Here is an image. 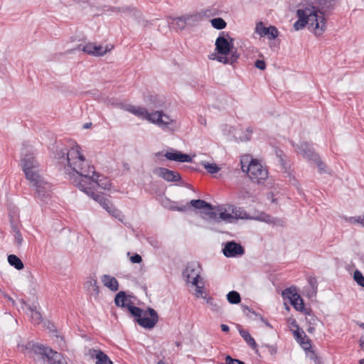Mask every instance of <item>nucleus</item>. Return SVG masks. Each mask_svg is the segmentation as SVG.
<instances>
[{"label": "nucleus", "instance_id": "nucleus-1", "mask_svg": "<svg viewBox=\"0 0 364 364\" xmlns=\"http://www.w3.org/2000/svg\"><path fill=\"white\" fill-rule=\"evenodd\" d=\"M336 1L308 0L296 11L298 20L294 23V28L299 31L309 25L314 28L316 34H322L326 29L325 14L334 6Z\"/></svg>", "mask_w": 364, "mask_h": 364}, {"label": "nucleus", "instance_id": "nucleus-2", "mask_svg": "<svg viewBox=\"0 0 364 364\" xmlns=\"http://www.w3.org/2000/svg\"><path fill=\"white\" fill-rule=\"evenodd\" d=\"M55 158L59 163H67L68 168L65 169L70 176V180L73 181L77 176H87L90 171H94L91 167H89L88 169L84 167L87 161L80 153V147L77 144L69 150L67 149H56Z\"/></svg>", "mask_w": 364, "mask_h": 364}, {"label": "nucleus", "instance_id": "nucleus-3", "mask_svg": "<svg viewBox=\"0 0 364 364\" xmlns=\"http://www.w3.org/2000/svg\"><path fill=\"white\" fill-rule=\"evenodd\" d=\"M234 39L230 37L228 33L222 32L215 41V50L219 54L213 60H217L223 64L232 65L240 58V53H237V48L233 46Z\"/></svg>", "mask_w": 364, "mask_h": 364}, {"label": "nucleus", "instance_id": "nucleus-4", "mask_svg": "<svg viewBox=\"0 0 364 364\" xmlns=\"http://www.w3.org/2000/svg\"><path fill=\"white\" fill-rule=\"evenodd\" d=\"M128 311L134 317V321L144 328L151 329L159 321L157 312L151 307H148L146 311H144L138 306L129 305Z\"/></svg>", "mask_w": 364, "mask_h": 364}, {"label": "nucleus", "instance_id": "nucleus-5", "mask_svg": "<svg viewBox=\"0 0 364 364\" xmlns=\"http://www.w3.org/2000/svg\"><path fill=\"white\" fill-rule=\"evenodd\" d=\"M34 354L42 360L43 364H68L63 355L51 348L42 344L35 343L33 345Z\"/></svg>", "mask_w": 364, "mask_h": 364}, {"label": "nucleus", "instance_id": "nucleus-6", "mask_svg": "<svg viewBox=\"0 0 364 364\" xmlns=\"http://www.w3.org/2000/svg\"><path fill=\"white\" fill-rule=\"evenodd\" d=\"M84 167L86 169H88L89 167H91L94 171H90L87 176H77L74 179H76L77 181H82V179H84L83 183L86 184V186H92V190H95L96 186L104 190L109 189L111 186V182L108 178L104 177L99 173L96 172L94 166L90 165L88 161L86 163Z\"/></svg>", "mask_w": 364, "mask_h": 364}, {"label": "nucleus", "instance_id": "nucleus-7", "mask_svg": "<svg viewBox=\"0 0 364 364\" xmlns=\"http://www.w3.org/2000/svg\"><path fill=\"white\" fill-rule=\"evenodd\" d=\"M21 166L25 173L26 178L29 181L38 175V163L36 160L33 154L30 153L29 147L24 146L22 150Z\"/></svg>", "mask_w": 364, "mask_h": 364}, {"label": "nucleus", "instance_id": "nucleus-8", "mask_svg": "<svg viewBox=\"0 0 364 364\" xmlns=\"http://www.w3.org/2000/svg\"><path fill=\"white\" fill-rule=\"evenodd\" d=\"M242 171L247 172L250 178L255 183H259L265 181L268 176V171L256 159H252L247 166L241 161Z\"/></svg>", "mask_w": 364, "mask_h": 364}, {"label": "nucleus", "instance_id": "nucleus-9", "mask_svg": "<svg viewBox=\"0 0 364 364\" xmlns=\"http://www.w3.org/2000/svg\"><path fill=\"white\" fill-rule=\"evenodd\" d=\"M29 182L32 186L35 187L38 198L44 200L50 196L51 186L41 175L29 180Z\"/></svg>", "mask_w": 364, "mask_h": 364}, {"label": "nucleus", "instance_id": "nucleus-10", "mask_svg": "<svg viewBox=\"0 0 364 364\" xmlns=\"http://www.w3.org/2000/svg\"><path fill=\"white\" fill-rule=\"evenodd\" d=\"M200 274V266L198 262H192L187 264L183 272V275L187 282H191L193 286H197Z\"/></svg>", "mask_w": 364, "mask_h": 364}, {"label": "nucleus", "instance_id": "nucleus-11", "mask_svg": "<svg viewBox=\"0 0 364 364\" xmlns=\"http://www.w3.org/2000/svg\"><path fill=\"white\" fill-rule=\"evenodd\" d=\"M153 172L168 182H178L181 180V176L178 172L166 168L157 167L154 169Z\"/></svg>", "mask_w": 364, "mask_h": 364}, {"label": "nucleus", "instance_id": "nucleus-12", "mask_svg": "<svg viewBox=\"0 0 364 364\" xmlns=\"http://www.w3.org/2000/svg\"><path fill=\"white\" fill-rule=\"evenodd\" d=\"M223 253L227 257H235L242 255L245 253V249L240 244L230 241L225 245Z\"/></svg>", "mask_w": 364, "mask_h": 364}, {"label": "nucleus", "instance_id": "nucleus-13", "mask_svg": "<svg viewBox=\"0 0 364 364\" xmlns=\"http://www.w3.org/2000/svg\"><path fill=\"white\" fill-rule=\"evenodd\" d=\"M84 179L82 181H77L74 179L72 183L82 192L85 193L87 196H90L95 201L98 202L100 205L105 200V198L102 194L95 193L94 190H92V186H86V184L83 183Z\"/></svg>", "mask_w": 364, "mask_h": 364}, {"label": "nucleus", "instance_id": "nucleus-14", "mask_svg": "<svg viewBox=\"0 0 364 364\" xmlns=\"http://www.w3.org/2000/svg\"><path fill=\"white\" fill-rule=\"evenodd\" d=\"M255 32L260 36H267L269 40H274L279 36L278 29L274 26L266 27L262 22L256 24Z\"/></svg>", "mask_w": 364, "mask_h": 364}, {"label": "nucleus", "instance_id": "nucleus-15", "mask_svg": "<svg viewBox=\"0 0 364 364\" xmlns=\"http://www.w3.org/2000/svg\"><path fill=\"white\" fill-rule=\"evenodd\" d=\"M117 107L121 109L127 111L136 117L144 119L145 115L147 114V109L144 107L139 106H134L124 102H119L117 104Z\"/></svg>", "mask_w": 364, "mask_h": 364}, {"label": "nucleus", "instance_id": "nucleus-16", "mask_svg": "<svg viewBox=\"0 0 364 364\" xmlns=\"http://www.w3.org/2000/svg\"><path fill=\"white\" fill-rule=\"evenodd\" d=\"M168 160L177 162H192V158L187 154L182 153L180 151L171 149L170 151H167L164 155Z\"/></svg>", "mask_w": 364, "mask_h": 364}, {"label": "nucleus", "instance_id": "nucleus-17", "mask_svg": "<svg viewBox=\"0 0 364 364\" xmlns=\"http://www.w3.org/2000/svg\"><path fill=\"white\" fill-rule=\"evenodd\" d=\"M296 151L298 154L302 155L304 158L308 160H311L313 157L316 159V153L314 152L311 144L307 142H302L300 144H297L296 146Z\"/></svg>", "mask_w": 364, "mask_h": 364}, {"label": "nucleus", "instance_id": "nucleus-18", "mask_svg": "<svg viewBox=\"0 0 364 364\" xmlns=\"http://www.w3.org/2000/svg\"><path fill=\"white\" fill-rule=\"evenodd\" d=\"M293 333L296 341L304 350L311 348V340L305 334L303 330H295Z\"/></svg>", "mask_w": 364, "mask_h": 364}, {"label": "nucleus", "instance_id": "nucleus-19", "mask_svg": "<svg viewBox=\"0 0 364 364\" xmlns=\"http://www.w3.org/2000/svg\"><path fill=\"white\" fill-rule=\"evenodd\" d=\"M89 355L97 360L95 364H113L109 358L101 350L90 349Z\"/></svg>", "mask_w": 364, "mask_h": 364}, {"label": "nucleus", "instance_id": "nucleus-20", "mask_svg": "<svg viewBox=\"0 0 364 364\" xmlns=\"http://www.w3.org/2000/svg\"><path fill=\"white\" fill-rule=\"evenodd\" d=\"M104 286L109 289L112 291H117L119 289V283L115 277L108 274H104L101 278Z\"/></svg>", "mask_w": 364, "mask_h": 364}, {"label": "nucleus", "instance_id": "nucleus-21", "mask_svg": "<svg viewBox=\"0 0 364 364\" xmlns=\"http://www.w3.org/2000/svg\"><path fill=\"white\" fill-rule=\"evenodd\" d=\"M114 304L117 307H127V309L129 305H133L130 301L127 302V294L123 291H121L116 294L114 298Z\"/></svg>", "mask_w": 364, "mask_h": 364}, {"label": "nucleus", "instance_id": "nucleus-22", "mask_svg": "<svg viewBox=\"0 0 364 364\" xmlns=\"http://www.w3.org/2000/svg\"><path fill=\"white\" fill-rule=\"evenodd\" d=\"M240 335L242 338L246 341V343L255 351V353L259 354V350L257 348V344L256 343L255 339L251 336L247 331L244 329L239 330Z\"/></svg>", "mask_w": 364, "mask_h": 364}, {"label": "nucleus", "instance_id": "nucleus-23", "mask_svg": "<svg viewBox=\"0 0 364 364\" xmlns=\"http://www.w3.org/2000/svg\"><path fill=\"white\" fill-rule=\"evenodd\" d=\"M164 116L163 111H156L152 113H149L147 111V114L145 115L144 119H146L158 126L160 125L161 123H164L162 121V117Z\"/></svg>", "mask_w": 364, "mask_h": 364}, {"label": "nucleus", "instance_id": "nucleus-24", "mask_svg": "<svg viewBox=\"0 0 364 364\" xmlns=\"http://www.w3.org/2000/svg\"><path fill=\"white\" fill-rule=\"evenodd\" d=\"M87 288L91 295H94L95 297H97L100 293V288L97 285V280L95 278H90L86 282Z\"/></svg>", "mask_w": 364, "mask_h": 364}, {"label": "nucleus", "instance_id": "nucleus-25", "mask_svg": "<svg viewBox=\"0 0 364 364\" xmlns=\"http://www.w3.org/2000/svg\"><path fill=\"white\" fill-rule=\"evenodd\" d=\"M228 210H230V214H232V220L247 218V213L241 208H237L234 205H230L228 208Z\"/></svg>", "mask_w": 364, "mask_h": 364}, {"label": "nucleus", "instance_id": "nucleus-26", "mask_svg": "<svg viewBox=\"0 0 364 364\" xmlns=\"http://www.w3.org/2000/svg\"><path fill=\"white\" fill-rule=\"evenodd\" d=\"M189 206H193L196 209H204L210 208L212 209L213 205L207 203L206 201L201 199H194L191 200L188 203Z\"/></svg>", "mask_w": 364, "mask_h": 364}, {"label": "nucleus", "instance_id": "nucleus-27", "mask_svg": "<svg viewBox=\"0 0 364 364\" xmlns=\"http://www.w3.org/2000/svg\"><path fill=\"white\" fill-rule=\"evenodd\" d=\"M259 218L262 221H264L268 224H273L274 225H283V220L274 217H272L267 214H262L259 216Z\"/></svg>", "mask_w": 364, "mask_h": 364}, {"label": "nucleus", "instance_id": "nucleus-28", "mask_svg": "<svg viewBox=\"0 0 364 364\" xmlns=\"http://www.w3.org/2000/svg\"><path fill=\"white\" fill-rule=\"evenodd\" d=\"M8 262L11 266L14 267L18 270H21L23 268V262L15 255H9Z\"/></svg>", "mask_w": 364, "mask_h": 364}, {"label": "nucleus", "instance_id": "nucleus-29", "mask_svg": "<svg viewBox=\"0 0 364 364\" xmlns=\"http://www.w3.org/2000/svg\"><path fill=\"white\" fill-rule=\"evenodd\" d=\"M299 296L300 295L298 293H296V289L294 287L287 288L282 291V296L284 299H289L290 302L292 301V299L295 298L298 299Z\"/></svg>", "mask_w": 364, "mask_h": 364}, {"label": "nucleus", "instance_id": "nucleus-30", "mask_svg": "<svg viewBox=\"0 0 364 364\" xmlns=\"http://www.w3.org/2000/svg\"><path fill=\"white\" fill-rule=\"evenodd\" d=\"M227 300L231 304H238L241 301V296L237 291H230L227 294Z\"/></svg>", "mask_w": 364, "mask_h": 364}, {"label": "nucleus", "instance_id": "nucleus-31", "mask_svg": "<svg viewBox=\"0 0 364 364\" xmlns=\"http://www.w3.org/2000/svg\"><path fill=\"white\" fill-rule=\"evenodd\" d=\"M204 298L206 299V303L213 311L216 313L222 312L221 306L213 297Z\"/></svg>", "mask_w": 364, "mask_h": 364}, {"label": "nucleus", "instance_id": "nucleus-32", "mask_svg": "<svg viewBox=\"0 0 364 364\" xmlns=\"http://www.w3.org/2000/svg\"><path fill=\"white\" fill-rule=\"evenodd\" d=\"M211 25L213 28L221 30L226 27L227 23L224 19L220 17L214 18L210 20Z\"/></svg>", "mask_w": 364, "mask_h": 364}, {"label": "nucleus", "instance_id": "nucleus-33", "mask_svg": "<svg viewBox=\"0 0 364 364\" xmlns=\"http://www.w3.org/2000/svg\"><path fill=\"white\" fill-rule=\"evenodd\" d=\"M191 16H183L181 17H177L174 19L175 23L178 26L180 29H183L185 28L186 23L191 20Z\"/></svg>", "mask_w": 364, "mask_h": 364}, {"label": "nucleus", "instance_id": "nucleus-34", "mask_svg": "<svg viewBox=\"0 0 364 364\" xmlns=\"http://www.w3.org/2000/svg\"><path fill=\"white\" fill-rule=\"evenodd\" d=\"M201 165L210 173H216L220 171V168L215 164H210L207 161H202Z\"/></svg>", "mask_w": 364, "mask_h": 364}, {"label": "nucleus", "instance_id": "nucleus-35", "mask_svg": "<svg viewBox=\"0 0 364 364\" xmlns=\"http://www.w3.org/2000/svg\"><path fill=\"white\" fill-rule=\"evenodd\" d=\"M215 208V206L213 205L212 209L206 208L205 210H203L202 213L207 216L208 219L215 222H218V213L214 211Z\"/></svg>", "mask_w": 364, "mask_h": 364}, {"label": "nucleus", "instance_id": "nucleus-36", "mask_svg": "<svg viewBox=\"0 0 364 364\" xmlns=\"http://www.w3.org/2000/svg\"><path fill=\"white\" fill-rule=\"evenodd\" d=\"M111 48H108V46L106 47H103L100 45H96L95 44L94 47V53H92V55L94 56H102L104 55L107 52L109 51Z\"/></svg>", "mask_w": 364, "mask_h": 364}, {"label": "nucleus", "instance_id": "nucleus-37", "mask_svg": "<svg viewBox=\"0 0 364 364\" xmlns=\"http://www.w3.org/2000/svg\"><path fill=\"white\" fill-rule=\"evenodd\" d=\"M291 304L294 307L296 310L299 311H302L304 310V303L301 296H299L298 299L295 298L292 299Z\"/></svg>", "mask_w": 364, "mask_h": 364}, {"label": "nucleus", "instance_id": "nucleus-38", "mask_svg": "<svg viewBox=\"0 0 364 364\" xmlns=\"http://www.w3.org/2000/svg\"><path fill=\"white\" fill-rule=\"evenodd\" d=\"M218 211H220L218 215V222L222 220H225V221H229V222H232V214H230V213H227V210L226 209H224L223 210L222 208L221 209H218Z\"/></svg>", "mask_w": 364, "mask_h": 364}, {"label": "nucleus", "instance_id": "nucleus-39", "mask_svg": "<svg viewBox=\"0 0 364 364\" xmlns=\"http://www.w3.org/2000/svg\"><path fill=\"white\" fill-rule=\"evenodd\" d=\"M353 279L359 286L364 287V276L360 271L356 269L354 272Z\"/></svg>", "mask_w": 364, "mask_h": 364}, {"label": "nucleus", "instance_id": "nucleus-40", "mask_svg": "<svg viewBox=\"0 0 364 364\" xmlns=\"http://www.w3.org/2000/svg\"><path fill=\"white\" fill-rule=\"evenodd\" d=\"M31 311V318L37 323H39L42 321V316L41 314L36 310V306H30Z\"/></svg>", "mask_w": 364, "mask_h": 364}, {"label": "nucleus", "instance_id": "nucleus-41", "mask_svg": "<svg viewBox=\"0 0 364 364\" xmlns=\"http://www.w3.org/2000/svg\"><path fill=\"white\" fill-rule=\"evenodd\" d=\"M107 211L115 218H117L119 219V220L122 221L124 215L119 210L116 209L113 205H111V208H109Z\"/></svg>", "mask_w": 364, "mask_h": 364}, {"label": "nucleus", "instance_id": "nucleus-42", "mask_svg": "<svg viewBox=\"0 0 364 364\" xmlns=\"http://www.w3.org/2000/svg\"><path fill=\"white\" fill-rule=\"evenodd\" d=\"M94 47H95V43H89L85 46L80 45L79 46V48L81 49L85 53L92 55V53H94Z\"/></svg>", "mask_w": 364, "mask_h": 364}, {"label": "nucleus", "instance_id": "nucleus-43", "mask_svg": "<svg viewBox=\"0 0 364 364\" xmlns=\"http://www.w3.org/2000/svg\"><path fill=\"white\" fill-rule=\"evenodd\" d=\"M308 283L309 284L312 289V294L315 295L317 292L318 289V283L316 279L314 277H309L308 278Z\"/></svg>", "mask_w": 364, "mask_h": 364}, {"label": "nucleus", "instance_id": "nucleus-44", "mask_svg": "<svg viewBox=\"0 0 364 364\" xmlns=\"http://www.w3.org/2000/svg\"><path fill=\"white\" fill-rule=\"evenodd\" d=\"M169 209L173 211L186 212L188 210L190 209V207L188 203H186V205L181 206L176 205H171Z\"/></svg>", "mask_w": 364, "mask_h": 364}, {"label": "nucleus", "instance_id": "nucleus-45", "mask_svg": "<svg viewBox=\"0 0 364 364\" xmlns=\"http://www.w3.org/2000/svg\"><path fill=\"white\" fill-rule=\"evenodd\" d=\"M242 308L243 312L248 317H251L252 315H255L256 318H258V316H259V314L256 313L253 309H250L247 306L242 305Z\"/></svg>", "mask_w": 364, "mask_h": 364}, {"label": "nucleus", "instance_id": "nucleus-46", "mask_svg": "<svg viewBox=\"0 0 364 364\" xmlns=\"http://www.w3.org/2000/svg\"><path fill=\"white\" fill-rule=\"evenodd\" d=\"M316 159L313 157L310 161H312L315 164H317L318 168H319L320 171H324L326 165L325 164L321 161L319 156L316 154Z\"/></svg>", "mask_w": 364, "mask_h": 364}, {"label": "nucleus", "instance_id": "nucleus-47", "mask_svg": "<svg viewBox=\"0 0 364 364\" xmlns=\"http://www.w3.org/2000/svg\"><path fill=\"white\" fill-rule=\"evenodd\" d=\"M162 121L164 122V123H161L159 127H163V128H167L168 126L171 122H173V120L170 119L169 116H168L167 114H165L164 113V116L162 117Z\"/></svg>", "mask_w": 364, "mask_h": 364}, {"label": "nucleus", "instance_id": "nucleus-48", "mask_svg": "<svg viewBox=\"0 0 364 364\" xmlns=\"http://www.w3.org/2000/svg\"><path fill=\"white\" fill-rule=\"evenodd\" d=\"M225 364H245L244 362L234 359L230 355H227L225 358Z\"/></svg>", "mask_w": 364, "mask_h": 364}, {"label": "nucleus", "instance_id": "nucleus-49", "mask_svg": "<svg viewBox=\"0 0 364 364\" xmlns=\"http://www.w3.org/2000/svg\"><path fill=\"white\" fill-rule=\"evenodd\" d=\"M16 244L19 246L23 242V237L20 230H16V232L13 233Z\"/></svg>", "mask_w": 364, "mask_h": 364}, {"label": "nucleus", "instance_id": "nucleus-50", "mask_svg": "<svg viewBox=\"0 0 364 364\" xmlns=\"http://www.w3.org/2000/svg\"><path fill=\"white\" fill-rule=\"evenodd\" d=\"M130 261L134 264H139L142 262V258L139 254H134L130 257Z\"/></svg>", "mask_w": 364, "mask_h": 364}, {"label": "nucleus", "instance_id": "nucleus-51", "mask_svg": "<svg viewBox=\"0 0 364 364\" xmlns=\"http://www.w3.org/2000/svg\"><path fill=\"white\" fill-rule=\"evenodd\" d=\"M255 65L257 68L261 70H263L265 69L266 68V63L264 60H257L255 61Z\"/></svg>", "mask_w": 364, "mask_h": 364}, {"label": "nucleus", "instance_id": "nucleus-52", "mask_svg": "<svg viewBox=\"0 0 364 364\" xmlns=\"http://www.w3.org/2000/svg\"><path fill=\"white\" fill-rule=\"evenodd\" d=\"M306 319L308 320V322L311 326H316L318 322L319 321L318 318L314 314Z\"/></svg>", "mask_w": 364, "mask_h": 364}, {"label": "nucleus", "instance_id": "nucleus-53", "mask_svg": "<svg viewBox=\"0 0 364 364\" xmlns=\"http://www.w3.org/2000/svg\"><path fill=\"white\" fill-rule=\"evenodd\" d=\"M349 221L352 223H360L361 225H363L364 226V220H363V218L359 216V217H351L349 219Z\"/></svg>", "mask_w": 364, "mask_h": 364}, {"label": "nucleus", "instance_id": "nucleus-54", "mask_svg": "<svg viewBox=\"0 0 364 364\" xmlns=\"http://www.w3.org/2000/svg\"><path fill=\"white\" fill-rule=\"evenodd\" d=\"M306 352V354H307V356L311 360H316V358L318 357V355H316V353H315V351L311 350V348H309V350H305Z\"/></svg>", "mask_w": 364, "mask_h": 364}, {"label": "nucleus", "instance_id": "nucleus-55", "mask_svg": "<svg viewBox=\"0 0 364 364\" xmlns=\"http://www.w3.org/2000/svg\"><path fill=\"white\" fill-rule=\"evenodd\" d=\"M262 347L267 348L268 349V351L269 352V353L272 355L276 354V353H277V348L274 346H270V345L266 344L264 346H262Z\"/></svg>", "mask_w": 364, "mask_h": 364}, {"label": "nucleus", "instance_id": "nucleus-56", "mask_svg": "<svg viewBox=\"0 0 364 364\" xmlns=\"http://www.w3.org/2000/svg\"><path fill=\"white\" fill-rule=\"evenodd\" d=\"M101 205L106 210H108L109 208H111V205L112 204L110 203V201L105 198V200L101 203Z\"/></svg>", "mask_w": 364, "mask_h": 364}, {"label": "nucleus", "instance_id": "nucleus-57", "mask_svg": "<svg viewBox=\"0 0 364 364\" xmlns=\"http://www.w3.org/2000/svg\"><path fill=\"white\" fill-rule=\"evenodd\" d=\"M276 155L279 159V162L282 165L284 164V160L283 159V152L281 150L276 151Z\"/></svg>", "mask_w": 364, "mask_h": 364}, {"label": "nucleus", "instance_id": "nucleus-58", "mask_svg": "<svg viewBox=\"0 0 364 364\" xmlns=\"http://www.w3.org/2000/svg\"><path fill=\"white\" fill-rule=\"evenodd\" d=\"M258 318H259L265 324L266 326L270 328H273L272 326L269 323V321L266 318H264L262 315L259 314Z\"/></svg>", "mask_w": 364, "mask_h": 364}, {"label": "nucleus", "instance_id": "nucleus-59", "mask_svg": "<svg viewBox=\"0 0 364 364\" xmlns=\"http://www.w3.org/2000/svg\"><path fill=\"white\" fill-rule=\"evenodd\" d=\"M11 227L13 233L16 232V230H20L17 223H15L14 220H11Z\"/></svg>", "mask_w": 364, "mask_h": 364}, {"label": "nucleus", "instance_id": "nucleus-60", "mask_svg": "<svg viewBox=\"0 0 364 364\" xmlns=\"http://www.w3.org/2000/svg\"><path fill=\"white\" fill-rule=\"evenodd\" d=\"M197 289H196V296L198 297L202 295L203 294V287H200L198 284L197 286H196Z\"/></svg>", "mask_w": 364, "mask_h": 364}, {"label": "nucleus", "instance_id": "nucleus-61", "mask_svg": "<svg viewBox=\"0 0 364 364\" xmlns=\"http://www.w3.org/2000/svg\"><path fill=\"white\" fill-rule=\"evenodd\" d=\"M198 122L200 124H203V125H206V119L205 117H203V116H199L198 117Z\"/></svg>", "mask_w": 364, "mask_h": 364}, {"label": "nucleus", "instance_id": "nucleus-62", "mask_svg": "<svg viewBox=\"0 0 364 364\" xmlns=\"http://www.w3.org/2000/svg\"><path fill=\"white\" fill-rule=\"evenodd\" d=\"M301 312L304 313L306 315H308L309 317H310L311 315H313V314H312V311H311V309H306V308L304 307V311H302Z\"/></svg>", "mask_w": 364, "mask_h": 364}, {"label": "nucleus", "instance_id": "nucleus-63", "mask_svg": "<svg viewBox=\"0 0 364 364\" xmlns=\"http://www.w3.org/2000/svg\"><path fill=\"white\" fill-rule=\"evenodd\" d=\"M220 328H221L222 331H223V332H228L230 330L229 326L226 324H221Z\"/></svg>", "mask_w": 364, "mask_h": 364}, {"label": "nucleus", "instance_id": "nucleus-64", "mask_svg": "<svg viewBox=\"0 0 364 364\" xmlns=\"http://www.w3.org/2000/svg\"><path fill=\"white\" fill-rule=\"evenodd\" d=\"M359 342L361 349L364 350V339L363 338V337L360 338Z\"/></svg>", "mask_w": 364, "mask_h": 364}]
</instances>
